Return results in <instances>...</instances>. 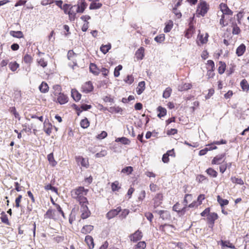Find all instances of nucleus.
Returning a JSON list of instances; mask_svg holds the SVG:
<instances>
[{"label":"nucleus","instance_id":"nucleus-1","mask_svg":"<svg viewBox=\"0 0 249 249\" xmlns=\"http://www.w3.org/2000/svg\"><path fill=\"white\" fill-rule=\"evenodd\" d=\"M88 192L84 187H78L71 191V195L73 198L76 199L79 204L88 203L87 198L85 196Z\"/></svg>","mask_w":249,"mask_h":249},{"label":"nucleus","instance_id":"nucleus-2","mask_svg":"<svg viewBox=\"0 0 249 249\" xmlns=\"http://www.w3.org/2000/svg\"><path fill=\"white\" fill-rule=\"evenodd\" d=\"M78 54L74 53L72 50H69L68 52L67 57L69 60L72 61L73 64L71 63L69 64L70 67H71L72 69H74V67L76 66L77 65V59Z\"/></svg>","mask_w":249,"mask_h":249},{"label":"nucleus","instance_id":"nucleus-3","mask_svg":"<svg viewBox=\"0 0 249 249\" xmlns=\"http://www.w3.org/2000/svg\"><path fill=\"white\" fill-rule=\"evenodd\" d=\"M87 204L88 203H84L80 204L81 205V212L82 213L81 217L83 219L88 218L91 214L87 206Z\"/></svg>","mask_w":249,"mask_h":249},{"label":"nucleus","instance_id":"nucleus-4","mask_svg":"<svg viewBox=\"0 0 249 249\" xmlns=\"http://www.w3.org/2000/svg\"><path fill=\"white\" fill-rule=\"evenodd\" d=\"M122 210L121 207H118L116 209L110 210L106 214V217L108 219H111L117 216Z\"/></svg>","mask_w":249,"mask_h":249},{"label":"nucleus","instance_id":"nucleus-5","mask_svg":"<svg viewBox=\"0 0 249 249\" xmlns=\"http://www.w3.org/2000/svg\"><path fill=\"white\" fill-rule=\"evenodd\" d=\"M208 10V7L206 2L202 1L198 5L197 11L198 12L199 14L201 15L202 16H204L207 12Z\"/></svg>","mask_w":249,"mask_h":249},{"label":"nucleus","instance_id":"nucleus-6","mask_svg":"<svg viewBox=\"0 0 249 249\" xmlns=\"http://www.w3.org/2000/svg\"><path fill=\"white\" fill-rule=\"evenodd\" d=\"M76 5V12L79 13H82L87 7V4L85 0H79Z\"/></svg>","mask_w":249,"mask_h":249},{"label":"nucleus","instance_id":"nucleus-7","mask_svg":"<svg viewBox=\"0 0 249 249\" xmlns=\"http://www.w3.org/2000/svg\"><path fill=\"white\" fill-rule=\"evenodd\" d=\"M157 213L162 220H169L171 217L170 212L166 210H156L155 211Z\"/></svg>","mask_w":249,"mask_h":249},{"label":"nucleus","instance_id":"nucleus-8","mask_svg":"<svg viewBox=\"0 0 249 249\" xmlns=\"http://www.w3.org/2000/svg\"><path fill=\"white\" fill-rule=\"evenodd\" d=\"M142 237V232L139 230L129 236L130 240L134 242L140 240Z\"/></svg>","mask_w":249,"mask_h":249},{"label":"nucleus","instance_id":"nucleus-9","mask_svg":"<svg viewBox=\"0 0 249 249\" xmlns=\"http://www.w3.org/2000/svg\"><path fill=\"white\" fill-rule=\"evenodd\" d=\"M218 217L217 214L215 213H211L208 215V216L207 217V220L209 224V227L210 228L213 227L214 221L218 218Z\"/></svg>","mask_w":249,"mask_h":249},{"label":"nucleus","instance_id":"nucleus-10","mask_svg":"<svg viewBox=\"0 0 249 249\" xmlns=\"http://www.w3.org/2000/svg\"><path fill=\"white\" fill-rule=\"evenodd\" d=\"M226 154L223 153L220 155H218L216 156L212 161V164H219L221 163L225 162V159L223 160L224 158H225Z\"/></svg>","mask_w":249,"mask_h":249},{"label":"nucleus","instance_id":"nucleus-11","mask_svg":"<svg viewBox=\"0 0 249 249\" xmlns=\"http://www.w3.org/2000/svg\"><path fill=\"white\" fill-rule=\"evenodd\" d=\"M194 18H190L191 21L189 22V27L186 31L185 35V36L187 38H190L192 36V35L194 34L195 32V28L192 23V20Z\"/></svg>","mask_w":249,"mask_h":249},{"label":"nucleus","instance_id":"nucleus-12","mask_svg":"<svg viewBox=\"0 0 249 249\" xmlns=\"http://www.w3.org/2000/svg\"><path fill=\"white\" fill-rule=\"evenodd\" d=\"M209 35L207 33L205 34V36H203V35L199 33L197 37V44L198 45H200L201 44H203L206 43L208 41V37Z\"/></svg>","mask_w":249,"mask_h":249},{"label":"nucleus","instance_id":"nucleus-13","mask_svg":"<svg viewBox=\"0 0 249 249\" xmlns=\"http://www.w3.org/2000/svg\"><path fill=\"white\" fill-rule=\"evenodd\" d=\"M93 89V86L90 81L86 82L82 87V91L85 93L89 92L91 91Z\"/></svg>","mask_w":249,"mask_h":249},{"label":"nucleus","instance_id":"nucleus-14","mask_svg":"<svg viewBox=\"0 0 249 249\" xmlns=\"http://www.w3.org/2000/svg\"><path fill=\"white\" fill-rule=\"evenodd\" d=\"M76 5H71L70 7V10L68 11V14L69 15V18L71 20H74L75 18L76 13H78L76 12Z\"/></svg>","mask_w":249,"mask_h":249},{"label":"nucleus","instance_id":"nucleus-15","mask_svg":"<svg viewBox=\"0 0 249 249\" xmlns=\"http://www.w3.org/2000/svg\"><path fill=\"white\" fill-rule=\"evenodd\" d=\"M219 6L222 15H231L232 14V11L229 8L226 4L222 3L220 4Z\"/></svg>","mask_w":249,"mask_h":249},{"label":"nucleus","instance_id":"nucleus-16","mask_svg":"<svg viewBox=\"0 0 249 249\" xmlns=\"http://www.w3.org/2000/svg\"><path fill=\"white\" fill-rule=\"evenodd\" d=\"M162 195L161 194H157L154 198V207L155 208L159 207L162 201Z\"/></svg>","mask_w":249,"mask_h":249},{"label":"nucleus","instance_id":"nucleus-17","mask_svg":"<svg viewBox=\"0 0 249 249\" xmlns=\"http://www.w3.org/2000/svg\"><path fill=\"white\" fill-rule=\"evenodd\" d=\"M57 100L60 105H63L68 102V98L64 93H59L57 96Z\"/></svg>","mask_w":249,"mask_h":249},{"label":"nucleus","instance_id":"nucleus-18","mask_svg":"<svg viewBox=\"0 0 249 249\" xmlns=\"http://www.w3.org/2000/svg\"><path fill=\"white\" fill-rule=\"evenodd\" d=\"M175 227L173 225L170 224H165L164 225H161L160 226L159 229L160 231L165 232L166 231L169 232H173V229H174Z\"/></svg>","mask_w":249,"mask_h":249},{"label":"nucleus","instance_id":"nucleus-19","mask_svg":"<svg viewBox=\"0 0 249 249\" xmlns=\"http://www.w3.org/2000/svg\"><path fill=\"white\" fill-rule=\"evenodd\" d=\"M44 218L45 219H55V211L52 209H49L44 214Z\"/></svg>","mask_w":249,"mask_h":249},{"label":"nucleus","instance_id":"nucleus-20","mask_svg":"<svg viewBox=\"0 0 249 249\" xmlns=\"http://www.w3.org/2000/svg\"><path fill=\"white\" fill-rule=\"evenodd\" d=\"M71 96L76 102L79 101L81 97V94L75 89H72L71 90Z\"/></svg>","mask_w":249,"mask_h":249},{"label":"nucleus","instance_id":"nucleus-21","mask_svg":"<svg viewBox=\"0 0 249 249\" xmlns=\"http://www.w3.org/2000/svg\"><path fill=\"white\" fill-rule=\"evenodd\" d=\"M192 87V85L190 83H182L178 86V90L179 91H185L191 89Z\"/></svg>","mask_w":249,"mask_h":249},{"label":"nucleus","instance_id":"nucleus-22","mask_svg":"<svg viewBox=\"0 0 249 249\" xmlns=\"http://www.w3.org/2000/svg\"><path fill=\"white\" fill-rule=\"evenodd\" d=\"M144 49L143 47H140L136 52L135 56L138 60H142L144 57Z\"/></svg>","mask_w":249,"mask_h":249},{"label":"nucleus","instance_id":"nucleus-23","mask_svg":"<svg viewBox=\"0 0 249 249\" xmlns=\"http://www.w3.org/2000/svg\"><path fill=\"white\" fill-rule=\"evenodd\" d=\"M145 82L141 81L139 83L136 92L138 95L141 94L145 89Z\"/></svg>","mask_w":249,"mask_h":249},{"label":"nucleus","instance_id":"nucleus-24","mask_svg":"<svg viewBox=\"0 0 249 249\" xmlns=\"http://www.w3.org/2000/svg\"><path fill=\"white\" fill-rule=\"evenodd\" d=\"M89 71L93 74L97 75L100 73V71L98 69L96 65L94 63H90L89 65Z\"/></svg>","mask_w":249,"mask_h":249},{"label":"nucleus","instance_id":"nucleus-25","mask_svg":"<svg viewBox=\"0 0 249 249\" xmlns=\"http://www.w3.org/2000/svg\"><path fill=\"white\" fill-rule=\"evenodd\" d=\"M246 51V46L241 44L236 49V53L238 56L242 55Z\"/></svg>","mask_w":249,"mask_h":249},{"label":"nucleus","instance_id":"nucleus-26","mask_svg":"<svg viewBox=\"0 0 249 249\" xmlns=\"http://www.w3.org/2000/svg\"><path fill=\"white\" fill-rule=\"evenodd\" d=\"M179 204L177 203L173 207V209L174 211L178 212V213H180L181 214H183L185 213L186 212V207H183L182 209L179 208Z\"/></svg>","mask_w":249,"mask_h":249},{"label":"nucleus","instance_id":"nucleus-27","mask_svg":"<svg viewBox=\"0 0 249 249\" xmlns=\"http://www.w3.org/2000/svg\"><path fill=\"white\" fill-rule=\"evenodd\" d=\"M85 241L89 246L90 249L94 248L93 239L91 236L87 235L85 237Z\"/></svg>","mask_w":249,"mask_h":249},{"label":"nucleus","instance_id":"nucleus-28","mask_svg":"<svg viewBox=\"0 0 249 249\" xmlns=\"http://www.w3.org/2000/svg\"><path fill=\"white\" fill-rule=\"evenodd\" d=\"M93 229V226L90 225L84 226L81 229V232L85 234L89 233Z\"/></svg>","mask_w":249,"mask_h":249},{"label":"nucleus","instance_id":"nucleus-29","mask_svg":"<svg viewBox=\"0 0 249 249\" xmlns=\"http://www.w3.org/2000/svg\"><path fill=\"white\" fill-rule=\"evenodd\" d=\"M36 62L38 66H41L43 68H45L47 66L48 62L44 58H39L36 59Z\"/></svg>","mask_w":249,"mask_h":249},{"label":"nucleus","instance_id":"nucleus-30","mask_svg":"<svg viewBox=\"0 0 249 249\" xmlns=\"http://www.w3.org/2000/svg\"><path fill=\"white\" fill-rule=\"evenodd\" d=\"M47 159H48V160L50 164L53 167H54L55 166H56V165L57 164V162L54 159L53 155V153L49 154L47 156Z\"/></svg>","mask_w":249,"mask_h":249},{"label":"nucleus","instance_id":"nucleus-31","mask_svg":"<svg viewBox=\"0 0 249 249\" xmlns=\"http://www.w3.org/2000/svg\"><path fill=\"white\" fill-rule=\"evenodd\" d=\"M157 111L159 112L158 116L159 118H161L162 117L164 116L165 115H166V113H167L166 108H165L161 106H159L158 107Z\"/></svg>","mask_w":249,"mask_h":249},{"label":"nucleus","instance_id":"nucleus-32","mask_svg":"<svg viewBox=\"0 0 249 249\" xmlns=\"http://www.w3.org/2000/svg\"><path fill=\"white\" fill-rule=\"evenodd\" d=\"M218 64L219 67L218 69V71L220 74H222L225 71L226 65L225 62H223L222 61H219Z\"/></svg>","mask_w":249,"mask_h":249},{"label":"nucleus","instance_id":"nucleus-33","mask_svg":"<svg viewBox=\"0 0 249 249\" xmlns=\"http://www.w3.org/2000/svg\"><path fill=\"white\" fill-rule=\"evenodd\" d=\"M217 200L222 208L229 204V201L227 199H224L219 196H217Z\"/></svg>","mask_w":249,"mask_h":249},{"label":"nucleus","instance_id":"nucleus-34","mask_svg":"<svg viewBox=\"0 0 249 249\" xmlns=\"http://www.w3.org/2000/svg\"><path fill=\"white\" fill-rule=\"evenodd\" d=\"M39 89L41 92L46 93L48 91L49 87L46 83L43 82L39 86Z\"/></svg>","mask_w":249,"mask_h":249},{"label":"nucleus","instance_id":"nucleus-35","mask_svg":"<svg viewBox=\"0 0 249 249\" xmlns=\"http://www.w3.org/2000/svg\"><path fill=\"white\" fill-rule=\"evenodd\" d=\"M241 88L244 91H248L249 89V85L246 79H243L240 83Z\"/></svg>","mask_w":249,"mask_h":249},{"label":"nucleus","instance_id":"nucleus-36","mask_svg":"<svg viewBox=\"0 0 249 249\" xmlns=\"http://www.w3.org/2000/svg\"><path fill=\"white\" fill-rule=\"evenodd\" d=\"M115 141L116 142H120L122 144H129L130 142V141L126 138L125 137H121V138H118L116 139Z\"/></svg>","mask_w":249,"mask_h":249},{"label":"nucleus","instance_id":"nucleus-37","mask_svg":"<svg viewBox=\"0 0 249 249\" xmlns=\"http://www.w3.org/2000/svg\"><path fill=\"white\" fill-rule=\"evenodd\" d=\"M111 44H108L105 45H102L100 47V51L104 54L107 53L111 48Z\"/></svg>","mask_w":249,"mask_h":249},{"label":"nucleus","instance_id":"nucleus-38","mask_svg":"<svg viewBox=\"0 0 249 249\" xmlns=\"http://www.w3.org/2000/svg\"><path fill=\"white\" fill-rule=\"evenodd\" d=\"M10 35L13 36V37L17 38H21L23 37V35L21 31H11Z\"/></svg>","mask_w":249,"mask_h":249},{"label":"nucleus","instance_id":"nucleus-39","mask_svg":"<svg viewBox=\"0 0 249 249\" xmlns=\"http://www.w3.org/2000/svg\"><path fill=\"white\" fill-rule=\"evenodd\" d=\"M102 6L101 3H96L95 2H92L89 6V9H97L100 8Z\"/></svg>","mask_w":249,"mask_h":249},{"label":"nucleus","instance_id":"nucleus-40","mask_svg":"<svg viewBox=\"0 0 249 249\" xmlns=\"http://www.w3.org/2000/svg\"><path fill=\"white\" fill-rule=\"evenodd\" d=\"M222 247H226L230 249H235V246L229 241H221Z\"/></svg>","mask_w":249,"mask_h":249},{"label":"nucleus","instance_id":"nucleus-41","mask_svg":"<svg viewBox=\"0 0 249 249\" xmlns=\"http://www.w3.org/2000/svg\"><path fill=\"white\" fill-rule=\"evenodd\" d=\"M207 173L213 178H216L217 176V172L212 168H209L206 170Z\"/></svg>","mask_w":249,"mask_h":249},{"label":"nucleus","instance_id":"nucleus-42","mask_svg":"<svg viewBox=\"0 0 249 249\" xmlns=\"http://www.w3.org/2000/svg\"><path fill=\"white\" fill-rule=\"evenodd\" d=\"M121 213L119 215V217L121 219H123L126 218L127 215L129 213V211L128 209H125L123 210H121Z\"/></svg>","mask_w":249,"mask_h":249},{"label":"nucleus","instance_id":"nucleus-43","mask_svg":"<svg viewBox=\"0 0 249 249\" xmlns=\"http://www.w3.org/2000/svg\"><path fill=\"white\" fill-rule=\"evenodd\" d=\"M23 60L25 63L30 65L32 62L33 58L30 55L26 54L24 55Z\"/></svg>","mask_w":249,"mask_h":249},{"label":"nucleus","instance_id":"nucleus-44","mask_svg":"<svg viewBox=\"0 0 249 249\" xmlns=\"http://www.w3.org/2000/svg\"><path fill=\"white\" fill-rule=\"evenodd\" d=\"M9 67L12 71H15L19 67V65L16 62H11L9 64Z\"/></svg>","mask_w":249,"mask_h":249},{"label":"nucleus","instance_id":"nucleus-45","mask_svg":"<svg viewBox=\"0 0 249 249\" xmlns=\"http://www.w3.org/2000/svg\"><path fill=\"white\" fill-rule=\"evenodd\" d=\"M172 92V89L170 88H167L163 93L162 96L163 98L167 99L170 97Z\"/></svg>","mask_w":249,"mask_h":249},{"label":"nucleus","instance_id":"nucleus-46","mask_svg":"<svg viewBox=\"0 0 249 249\" xmlns=\"http://www.w3.org/2000/svg\"><path fill=\"white\" fill-rule=\"evenodd\" d=\"M89 125V123L87 118L83 119L81 121L80 125L83 128H87Z\"/></svg>","mask_w":249,"mask_h":249},{"label":"nucleus","instance_id":"nucleus-47","mask_svg":"<svg viewBox=\"0 0 249 249\" xmlns=\"http://www.w3.org/2000/svg\"><path fill=\"white\" fill-rule=\"evenodd\" d=\"M231 180L234 183H236L240 185H243L244 184V181L241 178L231 177Z\"/></svg>","mask_w":249,"mask_h":249},{"label":"nucleus","instance_id":"nucleus-48","mask_svg":"<svg viewBox=\"0 0 249 249\" xmlns=\"http://www.w3.org/2000/svg\"><path fill=\"white\" fill-rule=\"evenodd\" d=\"M146 248V243L144 241H140L136 245L134 249H144Z\"/></svg>","mask_w":249,"mask_h":249},{"label":"nucleus","instance_id":"nucleus-49","mask_svg":"<svg viewBox=\"0 0 249 249\" xmlns=\"http://www.w3.org/2000/svg\"><path fill=\"white\" fill-rule=\"evenodd\" d=\"M154 39L158 43H161L165 39V35L163 34H160L159 36H156Z\"/></svg>","mask_w":249,"mask_h":249},{"label":"nucleus","instance_id":"nucleus-50","mask_svg":"<svg viewBox=\"0 0 249 249\" xmlns=\"http://www.w3.org/2000/svg\"><path fill=\"white\" fill-rule=\"evenodd\" d=\"M133 170V168L131 166H127L123 168L121 172L122 173H126L127 175H129L132 172Z\"/></svg>","mask_w":249,"mask_h":249},{"label":"nucleus","instance_id":"nucleus-51","mask_svg":"<svg viewBox=\"0 0 249 249\" xmlns=\"http://www.w3.org/2000/svg\"><path fill=\"white\" fill-rule=\"evenodd\" d=\"M122 68H123V67L121 65H118L115 68L114 71V75L115 77H117L120 75L119 71L121 70H122Z\"/></svg>","mask_w":249,"mask_h":249},{"label":"nucleus","instance_id":"nucleus-52","mask_svg":"<svg viewBox=\"0 0 249 249\" xmlns=\"http://www.w3.org/2000/svg\"><path fill=\"white\" fill-rule=\"evenodd\" d=\"M10 112L12 113L15 118H18V120L20 119V117L18 112L16 111L15 107H12L10 108Z\"/></svg>","mask_w":249,"mask_h":249},{"label":"nucleus","instance_id":"nucleus-53","mask_svg":"<svg viewBox=\"0 0 249 249\" xmlns=\"http://www.w3.org/2000/svg\"><path fill=\"white\" fill-rule=\"evenodd\" d=\"M107 154V152L105 150H102L100 152H98L96 154L95 157L96 158H101L105 157Z\"/></svg>","mask_w":249,"mask_h":249},{"label":"nucleus","instance_id":"nucleus-54","mask_svg":"<svg viewBox=\"0 0 249 249\" xmlns=\"http://www.w3.org/2000/svg\"><path fill=\"white\" fill-rule=\"evenodd\" d=\"M45 189L46 190H51L52 192L57 193V189L53 186H52L51 184H48L45 186Z\"/></svg>","mask_w":249,"mask_h":249},{"label":"nucleus","instance_id":"nucleus-55","mask_svg":"<svg viewBox=\"0 0 249 249\" xmlns=\"http://www.w3.org/2000/svg\"><path fill=\"white\" fill-rule=\"evenodd\" d=\"M228 168V163L226 162L223 163L222 165L219 166V171L220 172L223 174L226 170Z\"/></svg>","mask_w":249,"mask_h":249},{"label":"nucleus","instance_id":"nucleus-56","mask_svg":"<svg viewBox=\"0 0 249 249\" xmlns=\"http://www.w3.org/2000/svg\"><path fill=\"white\" fill-rule=\"evenodd\" d=\"M187 198H190V199H192V195H191V194H186L185 196L183 203V205H184V207H185L186 208V207L187 206V204H188Z\"/></svg>","mask_w":249,"mask_h":249},{"label":"nucleus","instance_id":"nucleus-57","mask_svg":"<svg viewBox=\"0 0 249 249\" xmlns=\"http://www.w3.org/2000/svg\"><path fill=\"white\" fill-rule=\"evenodd\" d=\"M22 197V196L21 195H18V196L16 198V200H15L16 205H15V206L17 208H19L20 207V203L21 202Z\"/></svg>","mask_w":249,"mask_h":249},{"label":"nucleus","instance_id":"nucleus-58","mask_svg":"<svg viewBox=\"0 0 249 249\" xmlns=\"http://www.w3.org/2000/svg\"><path fill=\"white\" fill-rule=\"evenodd\" d=\"M119 183L117 181L113 183L111 185V189L113 191H118L120 187L118 186Z\"/></svg>","mask_w":249,"mask_h":249},{"label":"nucleus","instance_id":"nucleus-59","mask_svg":"<svg viewBox=\"0 0 249 249\" xmlns=\"http://www.w3.org/2000/svg\"><path fill=\"white\" fill-rule=\"evenodd\" d=\"M79 162H80V163L82 165V166L84 167H87L88 164V160L82 157L79 158Z\"/></svg>","mask_w":249,"mask_h":249},{"label":"nucleus","instance_id":"nucleus-60","mask_svg":"<svg viewBox=\"0 0 249 249\" xmlns=\"http://www.w3.org/2000/svg\"><path fill=\"white\" fill-rule=\"evenodd\" d=\"M125 82L129 84H132L134 81V77L132 75H127L126 79L124 80Z\"/></svg>","mask_w":249,"mask_h":249},{"label":"nucleus","instance_id":"nucleus-61","mask_svg":"<svg viewBox=\"0 0 249 249\" xmlns=\"http://www.w3.org/2000/svg\"><path fill=\"white\" fill-rule=\"evenodd\" d=\"M98 147L97 146H90L88 148V150L91 153L94 154L98 151Z\"/></svg>","mask_w":249,"mask_h":249},{"label":"nucleus","instance_id":"nucleus-62","mask_svg":"<svg viewBox=\"0 0 249 249\" xmlns=\"http://www.w3.org/2000/svg\"><path fill=\"white\" fill-rule=\"evenodd\" d=\"M172 27H173L172 23H171V24L168 23L166 25V26L164 29V32L165 33L169 32L171 31V30L172 29Z\"/></svg>","mask_w":249,"mask_h":249},{"label":"nucleus","instance_id":"nucleus-63","mask_svg":"<svg viewBox=\"0 0 249 249\" xmlns=\"http://www.w3.org/2000/svg\"><path fill=\"white\" fill-rule=\"evenodd\" d=\"M210 209L209 208H207L206 209H205L201 213V215L202 216H207V217L208 216V215L209 214L211 213H210Z\"/></svg>","mask_w":249,"mask_h":249},{"label":"nucleus","instance_id":"nucleus-64","mask_svg":"<svg viewBox=\"0 0 249 249\" xmlns=\"http://www.w3.org/2000/svg\"><path fill=\"white\" fill-rule=\"evenodd\" d=\"M145 216L150 221V223L152 222V219L153 218V215L151 213H145Z\"/></svg>","mask_w":249,"mask_h":249}]
</instances>
